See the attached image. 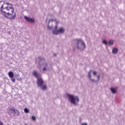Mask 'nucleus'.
<instances>
[{"mask_svg":"<svg viewBox=\"0 0 125 125\" xmlns=\"http://www.w3.org/2000/svg\"><path fill=\"white\" fill-rule=\"evenodd\" d=\"M0 8L1 13L4 17L10 20H13L16 18V13L14 11L13 6L10 3H3L0 1Z\"/></svg>","mask_w":125,"mask_h":125,"instance_id":"1","label":"nucleus"},{"mask_svg":"<svg viewBox=\"0 0 125 125\" xmlns=\"http://www.w3.org/2000/svg\"><path fill=\"white\" fill-rule=\"evenodd\" d=\"M67 97L69 98L70 102L74 106H78V103L80 102V99L78 96H74V95L69 94H66Z\"/></svg>","mask_w":125,"mask_h":125,"instance_id":"2","label":"nucleus"},{"mask_svg":"<svg viewBox=\"0 0 125 125\" xmlns=\"http://www.w3.org/2000/svg\"><path fill=\"white\" fill-rule=\"evenodd\" d=\"M76 43H75V46L77 48V49H80V50H83L85 48V43L81 39H76Z\"/></svg>","mask_w":125,"mask_h":125,"instance_id":"3","label":"nucleus"},{"mask_svg":"<svg viewBox=\"0 0 125 125\" xmlns=\"http://www.w3.org/2000/svg\"><path fill=\"white\" fill-rule=\"evenodd\" d=\"M93 75L94 76H95V77H97V80H94V79H91V71H89L88 73V78L90 80V81H91V82H92V83H99V81H100V74H97V72L96 71H94Z\"/></svg>","mask_w":125,"mask_h":125,"instance_id":"4","label":"nucleus"},{"mask_svg":"<svg viewBox=\"0 0 125 125\" xmlns=\"http://www.w3.org/2000/svg\"><path fill=\"white\" fill-rule=\"evenodd\" d=\"M42 72H47V71H50L51 70L52 68V65L50 64L49 63H47L46 62H43L42 65Z\"/></svg>","mask_w":125,"mask_h":125,"instance_id":"5","label":"nucleus"},{"mask_svg":"<svg viewBox=\"0 0 125 125\" xmlns=\"http://www.w3.org/2000/svg\"><path fill=\"white\" fill-rule=\"evenodd\" d=\"M58 25H56L54 29L52 31L53 35H59V34H64L65 29L63 28H61L60 29H58Z\"/></svg>","mask_w":125,"mask_h":125,"instance_id":"6","label":"nucleus"},{"mask_svg":"<svg viewBox=\"0 0 125 125\" xmlns=\"http://www.w3.org/2000/svg\"><path fill=\"white\" fill-rule=\"evenodd\" d=\"M37 85L39 87H41L43 85V83L44 82H43V80L42 78H38L37 79Z\"/></svg>","mask_w":125,"mask_h":125,"instance_id":"7","label":"nucleus"},{"mask_svg":"<svg viewBox=\"0 0 125 125\" xmlns=\"http://www.w3.org/2000/svg\"><path fill=\"white\" fill-rule=\"evenodd\" d=\"M10 110L12 111V113H13V115L15 116H19V115H20L19 111L17 110V109H16L15 107L10 108Z\"/></svg>","mask_w":125,"mask_h":125,"instance_id":"8","label":"nucleus"},{"mask_svg":"<svg viewBox=\"0 0 125 125\" xmlns=\"http://www.w3.org/2000/svg\"><path fill=\"white\" fill-rule=\"evenodd\" d=\"M32 75L35 78H37V79H40V78H41V75L40 74L38 73V72H37V71H33Z\"/></svg>","mask_w":125,"mask_h":125,"instance_id":"9","label":"nucleus"},{"mask_svg":"<svg viewBox=\"0 0 125 125\" xmlns=\"http://www.w3.org/2000/svg\"><path fill=\"white\" fill-rule=\"evenodd\" d=\"M44 58H42V57H39L38 59L36 60V62L38 63H40L42 61H44Z\"/></svg>","mask_w":125,"mask_h":125,"instance_id":"10","label":"nucleus"},{"mask_svg":"<svg viewBox=\"0 0 125 125\" xmlns=\"http://www.w3.org/2000/svg\"><path fill=\"white\" fill-rule=\"evenodd\" d=\"M53 21H55V20L53 19H51L49 21V22L48 23V28L49 29V30H52V27H53V26H50L49 25V23H50L51 22H53Z\"/></svg>","mask_w":125,"mask_h":125,"instance_id":"11","label":"nucleus"},{"mask_svg":"<svg viewBox=\"0 0 125 125\" xmlns=\"http://www.w3.org/2000/svg\"><path fill=\"white\" fill-rule=\"evenodd\" d=\"M24 19L27 21V22H32V18L29 17L24 16Z\"/></svg>","mask_w":125,"mask_h":125,"instance_id":"12","label":"nucleus"},{"mask_svg":"<svg viewBox=\"0 0 125 125\" xmlns=\"http://www.w3.org/2000/svg\"><path fill=\"white\" fill-rule=\"evenodd\" d=\"M8 76L10 79H12L13 77L14 76V74L12 71H10L8 72Z\"/></svg>","mask_w":125,"mask_h":125,"instance_id":"13","label":"nucleus"},{"mask_svg":"<svg viewBox=\"0 0 125 125\" xmlns=\"http://www.w3.org/2000/svg\"><path fill=\"white\" fill-rule=\"evenodd\" d=\"M40 87L42 90H46L47 89V86H46V85H44Z\"/></svg>","mask_w":125,"mask_h":125,"instance_id":"14","label":"nucleus"},{"mask_svg":"<svg viewBox=\"0 0 125 125\" xmlns=\"http://www.w3.org/2000/svg\"><path fill=\"white\" fill-rule=\"evenodd\" d=\"M112 53L114 54H117V53H118V48H114L112 50Z\"/></svg>","mask_w":125,"mask_h":125,"instance_id":"15","label":"nucleus"},{"mask_svg":"<svg viewBox=\"0 0 125 125\" xmlns=\"http://www.w3.org/2000/svg\"><path fill=\"white\" fill-rule=\"evenodd\" d=\"M110 90L112 93H117V90L114 88H110Z\"/></svg>","mask_w":125,"mask_h":125,"instance_id":"16","label":"nucleus"},{"mask_svg":"<svg viewBox=\"0 0 125 125\" xmlns=\"http://www.w3.org/2000/svg\"><path fill=\"white\" fill-rule=\"evenodd\" d=\"M24 112H25L26 114H28V113H30V110L27 108H24Z\"/></svg>","mask_w":125,"mask_h":125,"instance_id":"17","label":"nucleus"},{"mask_svg":"<svg viewBox=\"0 0 125 125\" xmlns=\"http://www.w3.org/2000/svg\"><path fill=\"white\" fill-rule=\"evenodd\" d=\"M109 44L110 45H113L114 44V41L113 40H110L109 42Z\"/></svg>","mask_w":125,"mask_h":125,"instance_id":"18","label":"nucleus"},{"mask_svg":"<svg viewBox=\"0 0 125 125\" xmlns=\"http://www.w3.org/2000/svg\"><path fill=\"white\" fill-rule=\"evenodd\" d=\"M32 120L34 122H36V121L37 120V118L36 117V116H32Z\"/></svg>","mask_w":125,"mask_h":125,"instance_id":"19","label":"nucleus"},{"mask_svg":"<svg viewBox=\"0 0 125 125\" xmlns=\"http://www.w3.org/2000/svg\"><path fill=\"white\" fill-rule=\"evenodd\" d=\"M103 43L104 44H105L106 45H107V44H108V42H107V41L106 40H104L103 41Z\"/></svg>","mask_w":125,"mask_h":125,"instance_id":"20","label":"nucleus"},{"mask_svg":"<svg viewBox=\"0 0 125 125\" xmlns=\"http://www.w3.org/2000/svg\"><path fill=\"white\" fill-rule=\"evenodd\" d=\"M11 81L12 83H15V79L14 78H11Z\"/></svg>","mask_w":125,"mask_h":125,"instance_id":"21","label":"nucleus"},{"mask_svg":"<svg viewBox=\"0 0 125 125\" xmlns=\"http://www.w3.org/2000/svg\"><path fill=\"white\" fill-rule=\"evenodd\" d=\"M32 23H35V19H32Z\"/></svg>","mask_w":125,"mask_h":125,"instance_id":"22","label":"nucleus"},{"mask_svg":"<svg viewBox=\"0 0 125 125\" xmlns=\"http://www.w3.org/2000/svg\"><path fill=\"white\" fill-rule=\"evenodd\" d=\"M0 125H3V123H2V122L0 121Z\"/></svg>","mask_w":125,"mask_h":125,"instance_id":"23","label":"nucleus"},{"mask_svg":"<svg viewBox=\"0 0 125 125\" xmlns=\"http://www.w3.org/2000/svg\"><path fill=\"white\" fill-rule=\"evenodd\" d=\"M81 125H87V123H83Z\"/></svg>","mask_w":125,"mask_h":125,"instance_id":"24","label":"nucleus"}]
</instances>
